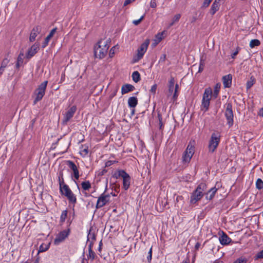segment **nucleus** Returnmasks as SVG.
Wrapping results in <instances>:
<instances>
[{
    "label": "nucleus",
    "instance_id": "1",
    "mask_svg": "<svg viewBox=\"0 0 263 263\" xmlns=\"http://www.w3.org/2000/svg\"><path fill=\"white\" fill-rule=\"evenodd\" d=\"M109 42L106 40H100L94 47L95 55L99 59H102L106 55L109 47Z\"/></svg>",
    "mask_w": 263,
    "mask_h": 263
},
{
    "label": "nucleus",
    "instance_id": "2",
    "mask_svg": "<svg viewBox=\"0 0 263 263\" xmlns=\"http://www.w3.org/2000/svg\"><path fill=\"white\" fill-rule=\"evenodd\" d=\"M206 187V184L204 183H200L196 189L192 194L190 198V203L195 204L199 201L203 196V192Z\"/></svg>",
    "mask_w": 263,
    "mask_h": 263
},
{
    "label": "nucleus",
    "instance_id": "3",
    "mask_svg": "<svg viewBox=\"0 0 263 263\" xmlns=\"http://www.w3.org/2000/svg\"><path fill=\"white\" fill-rule=\"evenodd\" d=\"M114 177L118 179L122 177L123 179V186L125 190H127L130 185L131 178L130 176L123 170H119L114 175Z\"/></svg>",
    "mask_w": 263,
    "mask_h": 263
},
{
    "label": "nucleus",
    "instance_id": "4",
    "mask_svg": "<svg viewBox=\"0 0 263 263\" xmlns=\"http://www.w3.org/2000/svg\"><path fill=\"white\" fill-rule=\"evenodd\" d=\"M212 94V91L210 87H208L204 90L201 105V110L204 112H206L209 109Z\"/></svg>",
    "mask_w": 263,
    "mask_h": 263
},
{
    "label": "nucleus",
    "instance_id": "5",
    "mask_svg": "<svg viewBox=\"0 0 263 263\" xmlns=\"http://www.w3.org/2000/svg\"><path fill=\"white\" fill-rule=\"evenodd\" d=\"M220 140V136L218 133H212L208 144L210 153H213L218 147Z\"/></svg>",
    "mask_w": 263,
    "mask_h": 263
},
{
    "label": "nucleus",
    "instance_id": "6",
    "mask_svg": "<svg viewBox=\"0 0 263 263\" xmlns=\"http://www.w3.org/2000/svg\"><path fill=\"white\" fill-rule=\"evenodd\" d=\"M150 40L149 39H146L142 44H141L140 46L137 49V54L133 58L134 62L138 61L143 57L147 49Z\"/></svg>",
    "mask_w": 263,
    "mask_h": 263
},
{
    "label": "nucleus",
    "instance_id": "7",
    "mask_svg": "<svg viewBox=\"0 0 263 263\" xmlns=\"http://www.w3.org/2000/svg\"><path fill=\"white\" fill-rule=\"evenodd\" d=\"M47 83V81L43 82L35 90L34 93L36 97L34 100V104H36L38 101H40L43 98L45 95Z\"/></svg>",
    "mask_w": 263,
    "mask_h": 263
},
{
    "label": "nucleus",
    "instance_id": "8",
    "mask_svg": "<svg viewBox=\"0 0 263 263\" xmlns=\"http://www.w3.org/2000/svg\"><path fill=\"white\" fill-rule=\"evenodd\" d=\"M195 152L194 146L191 142L188 144L185 151L182 156V162L183 163H189Z\"/></svg>",
    "mask_w": 263,
    "mask_h": 263
},
{
    "label": "nucleus",
    "instance_id": "9",
    "mask_svg": "<svg viewBox=\"0 0 263 263\" xmlns=\"http://www.w3.org/2000/svg\"><path fill=\"white\" fill-rule=\"evenodd\" d=\"M224 116L226 118L227 124L229 127H232L234 124V115L232 110V106L230 103L227 104Z\"/></svg>",
    "mask_w": 263,
    "mask_h": 263
},
{
    "label": "nucleus",
    "instance_id": "10",
    "mask_svg": "<svg viewBox=\"0 0 263 263\" xmlns=\"http://www.w3.org/2000/svg\"><path fill=\"white\" fill-rule=\"evenodd\" d=\"M107 190V186L103 193H102L99 197L97 200L96 208L99 209L104 206L110 199V194H106L105 192Z\"/></svg>",
    "mask_w": 263,
    "mask_h": 263
},
{
    "label": "nucleus",
    "instance_id": "11",
    "mask_svg": "<svg viewBox=\"0 0 263 263\" xmlns=\"http://www.w3.org/2000/svg\"><path fill=\"white\" fill-rule=\"evenodd\" d=\"M77 110V107L75 105L69 108L63 115L62 124L66 125L68 122L73 117Z\"/></svg>",
    "mask_w": 263,
    "mask_h": 263
},
{
    "label": "nucleus",
    "instance_id": "12",
    "mask_svg": "<svg viewBox=\"0 0 263 263\" xmlns=\"http://www.w3.org/2000/svg\"><path fill=\"white\" fill-rule=\"evenodd\" d=\"M70 232V229L63 230L59 232L54 240V243L55 245H59L68 237Z\"/></svg>",
    "mask_w": 263,
    "mask_h": 263
},
{
    "label": "nucleus",
    "instance_id": "13",
    "mask_svg": "<svg viewBox=\"0 0 263 263\" xmlns=\"http://www.w3.org/2000/svg\"><path fill=\"white\" fill-rule=\"evenodd\" d=\"M40 45L35 43L28 49L26 55L27 59H30L34 56L39 49Z\"/></svg>",
    "mask_w": 263,
    "mask_h": 263
},
{
    "label": "nucleus",
    "instance_id": "14",
    "mask_svg": "<svg viewBox=\"0 0 263 263\" xmlns=\"http://www.w3.org/2000/svg\"><path fill=\"white\" fill-rule=\"evenodd\" d=\"M67 163L68 167L73 172V176L74 179L76 180H78L80 177V174L77 165L74 164L73 162L70 160L68 161Z\"/></svg>",
    "mask_w": 263,
    "mask_h": 263
},
{
    "label": "nucleus",
    "instance_id": "15",
    "mask_svg": "<svg viewBox=\"0 0 263 263\" xmlns=\"http://www.w3.org/2000/svg\"><path fill=\"white\" fill-rule=\"evenodd\" d=\"M41 27L39 26L33 28L29 36V41L32 42L35 41L36 36L40 33Z\"/></svg>",
    "mask_w": 263,
    "mask_h": 263
},
{
    "label": "nucleus",
    "instance_id": "16",
    "mask_svg": "<svg viewBox=\"0 0 263 263\" xmlns=\"http://www.w3.org/2000/svg\"><path fill=\"white\" fill-rule=\"evenodd\" d=\"M232 75L230 74H229L228 75L224 76L222 78L223 80V84L224 85V87L226 88H229L230 87L232 83Z\"/></svg>",
    "mask_w": 263,
    "mask_h": 263
},
{
    "label": "nucleus",
    "instance_id": "17",
    "mask_svg": "<svg viewBox=\"0 0 263 263\" xmlns=\"http://www.w3.org/2000/svg\"><path fill=\"white\" fill-rule=\"evenodd\" d=\"M29 60V59H26V55L24 54L23 53H20L17 58L16 66H21L22 65L26 64Z\"/></svg>",
    "mask_w": 263,
    "mask_h": 263
},
{
    "label": "nucleus",
    "instance_id": "18",
    "mask_svg": "<svg viewBox=\"0 0 263 263\" xmlns=\"http://www.w3.org/2000/svg\"><path fill=\"white\" fill-rule=\"evenodd\" d=\"M134 89H135V87L132 85L128 84H125L122 86L121 93L122 95H124V94L127 93L130 91H133Z\"/></svg>",
    "mask_w": 263,
    "mask_h": 263
},
{
    "label": "nucleus",
    "instance_id": "19",
    "mask_svg": "<svg viewBox=\"0 0 263 263\" xmlns=\"http://www.w3.org/2000/svg\"><path fill=\"white\" fill-rule=\"evenodd\" d=\"M219 239L222 245H227L229 244L231 241V239L225 233H223V234L219 237Z\"/></svg>",
    "mask_w": 263,
    "mask_h": 263
},
{
    "label": "nucleus",
    "instance_id": "20",
    "mask_svg": "<svg viewBox=\"0 0 263 263\" xmlns=\"http://www.w3.org/2000/svg\"><path fill=\"white\" fill-rule=\"evenodd\" d=\"M56 30H57V28H54L51 30L49 34L45 38V41H44V43H43V45H42L43 48H45L48 45L51 38L53 36L54 34L56 32Z\"/></svg>",
    "mask_w": 263,
    "mask_h": 263
},
{
    "label": "nucleus",
    "instance_id": "21",
    "mask_svg": "<svg viewBox=\"0 0 263 263\" xmlns=\"http://www.w3.org/2000/svg\"><path fill=\"white\" fill-rule=\"evenodd\" d=\"M157 117L159 121V129L163 130L164 126L165 120L160 111H157Z\"/></svg>",
    "mask_w": 263,
    "mask_h": 263
},
{
    "label": "nucleus",
    "instance_id": "22",
    "mask_svg": "<svg viewBox=\"0 0 263 263\" xmlns=\"http://www.w3.org/2000/svg\"><path fill=\"white\" fill-rule=\"evenodd\" d=\"M138 104V99L136 97H132L128 99V105L130 108H135Z\"/></svg>",
    "mask_w": 263,
    "mask_h": 263
},
{
    "label": "nucleus",
    "instance_id": "23",
    "mask_svg": "<svg viewBox=\"0 0 263 263\" xmlns=\"http://www.w3.org/2000/svg\"><path fill=\"white\" fill-rule=\"evenodd\" d=\"M220 4H217L215 2H213L212 4L210 10V13L212 15H213L215 14V13L218 11L220 8Z\"/></svg>",
    "mask_w": 263,
    "mask_h": 263
},
{
    "label": "nucleus",
    "instance_id": "24",
    "mask_svg": "<svg viewBox=\"0 0 263 263\" xmlns=\"http://www.w3.org/2000/svg\"><path fill=\"white\" fill-rule=\"evenodd\" d=\"M217 189L216 187L211 188L206 194V198L211 200L214 196Z\"/></svg>",
    "mask_w": 263,
    "mask_h": 263
},
{
    "label": "nucleus",
    "instance_id": "25",
    "mask_svg": "<svg viewBox=\"0 0 263 263\" xmlns=\"http://www.w3.org/2000/svg\"><path fill=\"white\" fill-rule=\"evenodd\" d=\"M60 190L61 194L64 195L71 191L69 186L66 184L60 187Z\"/></svg>",
    "mask_w": 263,
    "mask_h": 263
},
{
    "label": "nucleus",
    "instance_id": "26",
    "mask_svg": "<svg viewBox=\"0 0 263 263\" xmlns=\"http://www.w3.org/2000/svg\"><path fill=\"white\" fill-rule=\"evenodd\" d=\"M175 85V80L174 78L171 77L169 82H168V91L169 93L172 94L174 91Z\"/></svg>",
    "mask_w": 263,
    "mask_h": 263
},
{
    "label": "nucleus",
    "instance_id": "27",
    "mask_svg": "<svg viewBox=\"0 0 263 263\" xmlns=\"http://www.w3.org/2000/svg\"><path fill=\"white\" fill-rule=\"evenodd\" d=\"M81 185L83 190L84 191H88L91 188V183L89 181L82 182Z\"/></svg>",
    "mask_w": 263,
    "mask_h": 263
},
{
    "label": "nucleus",
    "instance_id": "28",
    "mask_svg": "<svg viewBox=\"0 0 263 263\" xmlns=\"http://www.w3.org/2000/svg\"><path fill=\"white\" fill-rule=\"evenodd\" d=\"M220 87H221V84L220 83H217L215 85L214 89V92H213V96L215 98H216L217 97L218 95L219 92V90L220 89Z\"/></svg>",
    "mask_w": 263,
    "mask_h": 263
},
{
    "label": "nucleus",
    "instance_id": "29",
    "mask_svg": "<svg viewBox=\"0 0 263 263\" xmlns=\"http://www.w3.org/2000/svg\"><path fill=\"white\" fill-rule=\"evenodd\" d=\"M132 78L135 82H138L140 80V75L139 73L137 71H134L132 74Z\"/></svg>",
    "mask_w": 263,
    "mask_h": 263
},
{
    "label": "nucleus",
    "instance_id": "30",
    "mask_svg": "<svg viewBox=\"0 0 263 263\" xmlns=\"http://www.w3.org/2000/svg\"><path fill=\"white\" fill-rule=\"evenodd\" d=\"M67 210H64L62 211V214L60 216V222L61 224L63 223V222L65 221V219L67 216Z\"/></svg>",
    "mask_w": 263,
    "mask_h": 263
},
{
    "label": "nucleus",
    "instance_id": "31",
    "mask_svg": "<svg viewBox=\"0 0 263 263\" xmlns=\"http://www.w3.org/2000/svg\"><path fill=\"white\" fill-rule=\"evenodd\" d=\"M260 44V41L257 39L252 40L250 42V47L251 48L255 47V46H258Z\"/></svg>",
    "mask_w": 263,
    "mask_h": 263
},
{
    "label": "nucleus",
    "instance_id": "32",
    "mask_svg": "<svg viewBox=\"0 0 263 263\" xmlns=\"http://www.w3.org/2000/svg\"><path fill=\"white\" fill-rule=\"evenodd\" d=\"M255 82V79L251 77L249 80L248 81L246 84V87L247 89H250L254 84Z\"/></svg>",
    "mask_w": 263,
    "mask_h": 263
},
{
    "label": "nucleus",
    "instance_id": "33",
    "mask_svg": "<svg viewBox=\"0 0 263 263\" xmlns=\"http://www.w3.org/2000/svg\"><path fill=\"white\" fill-rule=\"evenodd\" d=\"M90 239L91 241H94L96 240V235L94 233H91L90 230L87 235V241H90Z\"/></svg>",
    "mask_w": 263,
    "mask_h": 263
},
{
    "label": "nucleus",
    "instance_id": "34",
    "mask_svg": "<svg viewBox=\"0 0 263 263\" xmlns=\"http://www.w3.org/2000/svg\"><path fill=\"white\" fill-rule=\"evenodd\" d=\"M88 153V147H86L85 148H83L82 147L81 148V149L80 151V154L83 157H86Z\"/></svg>",
    "mask_w": 263,
    "mask_h": 263
},
{
    "label": "nucleus",
    "instance_id": "35",
    "mask_svg": "<svg viewBox=\"0 0 263 263\" xmlns=\"http://www.w3.org/2000/svg\"><path fill=\"white\" fill-rule=\"evenodd\" d=\"M256 187L258 190H261L263 189V181L261 179L258 178L256 180Z\"/></svg>",
    "mask_w": 263,
    "mask_h": 263
},
{
    "label": "nucleus",
    "instance_id": "36",
    "mask_svg": "<svg viewBox=\"0 0 263 263\" xmlns=\"http://www.w3.org/2000/svg\"><path fill=\"white\" fill-rule=\"evenodd\" d=\"M63 172H60L59 175V179H58L60 187L65 184L64 183V178H63Z\"/></svg>",
    "mask_w": 263,
    "mask_h": 263
},
{
    "label": "nucleus",
    "instance_id": "37",
    "mask_svg": "<svg viewBox=\"0 0 263 263\" xmlns=\"http://www.w3.org/2000/svg\"><path fill=\"white\" fill-rule=\"evenodd\" d=\"M67 198L68 199L69 201L72 203L75 204L77 202V198L74 194L68 196Z\"/></svg>",
    "mask_w": 263,
    "mask_h": 263
},
{
    "label": "nucleus",
    "instance_id": "38",
    "mask_svg": "<svg viewBox=\"0 0 263 263\" xmlns=\"http://www.w3.org/2000/svg\"><path fill=\"white\" fill-rule=\"evenodd\" d=\"M178 88H179L178 84H176L175 86L174 93L173 96V99L174 101H176L178 97Z\"/></svg>",
    "mask_w": 263,
    "mask_h": 263
},
{
    "label": "nucleus",
    "instance_id": "39",
    "mask_svg": "<svg viewBox=\"0 0 263 263\" xmlns=\"http://www.w3.org/2000/svg\"><path fill=\"white\" fill-rule=\"evenodd\" d=\"M48 248H49L48 245H45V246H44L43 245H42L40 246L38 253H39L40 252H45L46 250H47L48 249Z\"/></svg>",
    "mask_w": 263,
    "mask_h": 263
},
{
    "label": "nucleus",
    "instance_id": "40",
    "mask_svg": "<svg viewBox=\"0 0 263 263\" xmlns=\"http://www.w3.org/2000/svg\"><path fill=\"white\" fill-rule=\"evenodd\" d=\"M88 257L91 258L92 260L95 259L96 257V254L92 250H88Z\"/></svg>",
    "mask_w": 263,
    "mask_h": 263
},
{
    "label": "nucleus",
    "instance_id": "41",
    "mask_svg": "<svg viewBox=\"0 0 263 263\" xmlns=\"http://www.w3.org/2000/svg\"><path fill=\"white\" fill-rule=\"evenodd\" d=\"M240 50V48L239 47H237V48H236L235 50L232 53V54L231 55V58L232 59H234L235 58V57L239 53Z\"/></svg>",
    "mask_w": 263,
    "mask_h": 263
},
{
    "label": "nucleus",
    "instance_id": "42",
    "mask_svg": "<svg viewBox=\"0 0 263 263\" xmlns=\"http://www.w3.org/2000/svg\"><path fill=\"white\" fill-rule=\"evenodd\" d=\"M152 258V247L150 248L148 255L147 256V260L149 263H151Z\"/></svg>",
    "mask_w": 263,
    "mask_h": 263
},
{
    "label": "nucleus",
    "instance_id": "43",
    "mask_svg": "<svg viewBox=\"0 0 263 263\" xmlns=\"http://www.w3.org/2000/svg\"><path fill=\"white\" fill-rule=\"evenodd\" d=\"M247 259L245 258L240 257L237 259L233 263H246Z\"/></svg>",
    "mask_w": 263,
    "mask_h": 263
},
{
    "label": "nucleus",
    "instance_id": "44",
    "mask_svg": "<svg viewBox=\"0 0 263 263\" xmlns=\"http://www.w3.org/2000/svg\"><path fill=\"white\" fill-rule=\"evenodd\" d=\"M212 1L213 0H204L202 7L203 8H207L209 7Z\"/></svg>",
    "mask_w": 263,
    "mask_h": 263
},
{
    "label": "nucleus",
    "instance_id": "45",
    "mask_svg": "<svg viewBox=\"0 0 263 263\" xmlns=\"http://www.w3.org/2000/svg\"><path fill=\"white\" fill-rule=\"evenodd\" d=\"M144 15H143L139 20L133 21V23L135 25H136V26L139 25L140 23V22L142 21V20L144 18Z\"/></svg>",
    "mask_w": 263,
    "mask_h": 263
},
{
    "label": "nucleus",
    "instance_id": "46",
    "mask_svg": "<svg viewBox=\"0 0 263 263\" xmlns=\"http://www.w3.org/2000/svg\"><path fill=\"white\" fill-rule=\"evenodd\" d=\"M157 84H155L154 85H153L152 86V87L150 89V92L154 95L155 94L156 90H157Z\"/></svg>",
    "mask_w": 263,
    "mask_h": 263
},
{
    "label": "nucleus",
    "instance_id": "47",
    "mask_svg": "<svg viewBox=\"0 0 263 263\" xmlns=\"http://www.w3.org/2000/svg\"><path fill=\"white\" fill-rule=\"evenodd\" d=\"M180 17L181 15L180 14H177L174 16L172 21H173L174 22L176 23L179 21Z\"/></svg>",
    "mask_w": 263,
    "mask_h": 263
},
{
    "label": "nucleus",
    "instance_id": "48",
    "mask_svg": "<svg viewBox=\"0 0 263 263\" xmlns=\"http://www.w3.org/2000/svg\"><path fill=\"white\" fill-rule=\"evenodd\" d=\"M256 259L263 258V250L259 252L255 256Z\"/></svg>",
    "mask_w": 263,
    "mask_h": 263
},
{
    "label": "nucleus",
    "instance_id": "49",
    "mask_svg": "<svg viewBox=\"0 0 263 263\" xmlns=\"http://www.w3.org/2000/svg\"><path fill=\"white\" fill-rule=\"evenodd\" d=\"M150 6L152 8H156L157 6V3L156 0H151L150 2Z\"/></svg>",
    "mask_w": 263,
    "mask_h": 263
},
{
    "label": "nucleus",
    "instance_id": "50",
    "mask_svg": "<svg viewBox=\"0 0 263 263\" xmlns=\"http://www.w3.org/2000/svg\"><path fill=\"white\" fill-rule=\"evenodd\" d=\"M116 48V46H114V47H112L110 49V51H109V56H110V57H112V55H113V54H114V53H115V50Z\"/></svg>",
    "mask_w": 263,
    "mask_h": 263
},
{
    "label": "nucleus",
    "instance_id": "51",
    "mask_svg": "<svg viewBox=\"0 0 263 263\" xmlns=\"http://www.w3.org/2000/svg\"><path fill=\"white\" fill-rule=\"evenodd\" d=\"M162 34H158L156 35V37L157 39L158 43L160 42L162 40Z\"/></svg>",
    "mask_w": 263,
    "mask_h": 263
},
{
    "label": "nucleus",
    "instance_id": "52",
    "mask_svg": "<svg viewBox=\"0 0 263 263\" xmlns=\"http://www.w3.org/2000/svg\"><path fill=\"white\" fill-rule=\"evenodd\" d=\"M89 242V244L88 245V250H92V247H93V241H90Z\"/></svg>",
    "mask_w": 263,
    "mask_h": 263
},
{
    "label": "nucleus",
    "instance_id": "53",
    "mask_svg": "<svg viewBox=\"0 0 263 263\" xmlns=\"http://www.w3.org/2000/svg\"><path fill=\"white\" fill-rule=\"evenodd\" d=\"M133 1H134V0H125L124 3V6H125L129 4Z\"/></svg>",
    "mask_w": 263,
    "mask_h": 263
},
{
    "label": "nucleus",
    "instance_id": "54",
    "mask_svg": "<svg viewBox=\"0 0 263 263\" xmlns=\"http://www.w3.org/2000/svg\"><path fill=\"white\" fill-rule=\"evenodd\" d=\"M259 115L263 117V107L261 108L259 111Z\"/></svg>",
    "mask_w": 263,
    "mask_h": 263
},
{
    "label": "nucleus",
    "instance_id": "55",
    "mask_svg": "<svg viewBox=\"0 0 263 263\" xmlns=\"http://www.w3.org/2000/svg\"><path fill=\"white\" fill-rule=\"evenodd\" d=\"M4 67H0V76L4 72Z\"/></svg>",
    "mask_w": 263,
    "mask_h": 263
},
{
    "label": "nucleus",
    "instance_id": "56",
    "mask_svg": "<svg viewBox=\"0 0 263 263\" xmlns=\"http://www.w3.org/2000/svg\"><path fill=\"white\" fill-rule=\"evenodd\" d=\"M102 241H101L100 242V243H99V248H98V250L100 252H101V249H102L101 246H102Z\"/></svg>",
    "mask_w": 263,
    "mask_h": 263
},
{
    "label": "nucleus",
    "instance_id": "57",
    "mask_svg": "<svg viewBox=\"0 0 263 263\" xmlns=\"http://www.w3.org/2000/svg\"><path fill=\"white\" fill-rule=\"evenodd\" d=\"M73 193H72V191H70V192H69L67 194H66L64 196H66L67 198L68 197V196H70L72 194H73Z\"/></svg>",
    "mask_w": 263,
    "mask_h": 263
},
{
    "label": "nucleus",
    "instance_id": "58",
    "mask_svg": "<svg viewBox=\"0 0 263 263\" xmlns=\"http://www.w3.org/2000/svg\"><path fill=\"white\" fill-rule=\"evenodd\" d=\"M165 57H166L165 54H163V55L161 57V58H160V61H161V60H162V61H164V60H165Z\"/></svg>",
    "mask_w": 263,
    "mask_h": 263
},
{
    "label": "nucleus",
    "instance_id": "59",
    "mask_svg": "<svg viewBox=\"0 0 263 263\" xmlns=\"http://www.w3.org/2000/svg\"><path fill=\"white\" fill-rule=\"evenodd\" d=\"M203 70V67L199 66L198 68V72H201Z\"/></svg>",
    "mask_w": 263,
    "mask_h": 263
},
{
    "label": "nucleus",
    "instance_id": "60",
    "mask_svg": "<svg viewBox=\"0 0 263 263\" xmlns=\"http://www.w3.org/2000/svg\"><path fill=\"white\" fill-rule=\"evenodd\" d=\"M39 257H38L37 258H36V259L35 260V262L34 263H39Z\"/></svg>",
    "mask_w": 263,
    "mask_h": 263
},
{
    "label": "nucleus",
    "instance_id": "61",
    "mask_svg": "<svg viewBox=\"0 0 263 263\" xmlns=\"http://www.w3.org/2000/svg\"><path fill=\"white\" fill-rule=\"evenodd\" d=\"M175 23L172 21V22L170 24V27L173 26Z\"/></svg>",
    "mask_w": 263,
    "mask_h": 263
},
{
    "label": "nucleus",
    "instance_id": "62",
    "mask_svg": "<svg viewBox=\"0 0 263 263\" xmlns=\"http://www.w3.org/2000/svg\"><path fill=\"white\" fill-rule=\"evenodd\" d=\"M111 194L112 195V196H116V194L115 193H113L112 192L111 193Z\"/></svg>",
    "mask_w": 263,
    "mask_h": 263
},
{
    "label": "nucleus",
    "instance_id": "63",
    "mask_svg": "<svg viewBox=\"0 0 263 263\" xmlns=\"http://www.w3.org/2000/svg\"><path fill=\"white\" fill-rule=\"evenodd\" d=\"M262 263H263V262H262Z\"/></svg>",
    "mask_w": 263,
    "mask_h": 263
}]
</instances>
